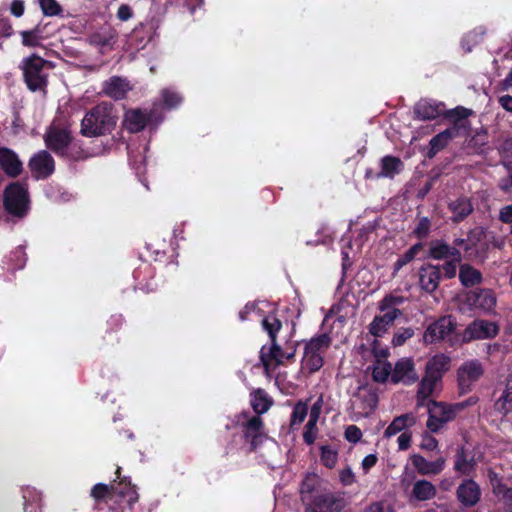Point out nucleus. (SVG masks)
Returning <instances> with one entry per match:
<instances>
[{
  "label": "nucleus",
  "instance_id": "obj_30",
  "mask_svg": "<svg viewBox=\"0 0 512 512\" xmlns=\"http://www.w3.org/2000/svg\"><path fill=\"white\" fill-rule=\"evenodd\" d=\"M440 378L437 376L427 374L421 380L417 392L418 405H424V401L435 391Z\"/></svg>",
  "mask_w": 512,
  "mask_h": 512
},
{
  "label": "nucleus",
  "instance_id": "obj_61",
  "mask_svg": "<svg viewBox=\"0 0 512 512\" xmlns=\"http://www.w3.org/2000/svg\"><path fill=\"white\" fill-rule=\"evenodd\" d=\"M397 442L400 450H407L411 445V433L402 432L399 435Z\"/></svg>",
  "mask_w": 512,
  "mask_h": 512
},
{
  "label": "nucleus",
  "instance_id": "obj_50",
  "mask_svg": "<svg viewBox=\"0 0 512 512\" xmlns=\"http://www.w3.org/2000/svg\"><path fill=\"white\" fill-rule=\"evenodd\" d=\"M362 438V431L356 425H350L345 430V439L350 443H357Z\"/></svg>",
  "mask_w": 512,
  "mask_h": 512
},
{
  "label": "nucleus",
  "instance_id": "obj_41",
  "mask_svg": "<svg viewBox=\"0 0 512 512\" xmlns=\"http://www.w3.org/2000/svg\"><path fill=\"white\" fill-rule=\"evenodd\" d=\"M488 136L486 131H477L469 141L468 146L473 150L474 153L480 154L484 152V148L487 145Z\"/></svg>",
  "mask_w": 512,
  "mask_h": 512
},
{
  "label": "nucleus",
  "instance_id": "obj_13",
  "mask_svg": "<svg viewBox=\"0 0 512 512\" xmlns=\"http://www.w3.org/2000/svg\"><path fill=\"white\" fill-rule=\"evenodd\" d=\"M418 379L414 363L410 358H402L396 364L391 374L393 383L411 384Z\"/></svg>",
  "mask_w": 512,
  "mask_h": 512
},
{
  "label": "nucleus",
  "instance_id": "obj_46",
  "mask_svg": "<svg viewBox=\"0 0 512 512\" xmlns=\"http://www.w3.org/2000/svg\"><path fill=\"white\" fill-rule=\"evenodd\" d=\"M338 458L337 452L330 447H322L321 461L328 468H333L336 465Z\"/></svg>",
  "mask_w": 512,
  "mask_h": 512
},
{
  "label": "nucleus",
  "instance_id": "obj_56",
  "mask_svg": "<svg viewBox=\"0 0 512 512\" xmlns=\"http://www.w3.org/2000/svg\"><path fill=\"white\" fill-rule=\"evenodd\" d=\"M339 477L340 481L345 486L352 485L355 482V474L353 473L350 467H347L340 471Z\"/></svg>",
  "mask_w": 512,
  "mask_h": 512
},
{
  "label": "nucleus",
  "instance_id": "obj_43",
  "mask_svg": "<svg viewBox=\"0 0 512 512\" xmlns=\"http://www.w3.org/2000/svg\"><path fill=\"white\" fill-rule=\"evenodd\" d=\"M484 34H485V30L482 27L476 28L475 30H473L472 32H470L463 38V40L461 42L462 48L466 52H470L472 49V46L476 45L483 38Z\"/></svg>",
  "mask_w": 512,
  "mask_h": 512
},
{
  "label": "nucleus",
  "instance_id": "obj_55",
  "mask_svg": "<svg viewBox=\"0 0 512 512\" xmlns=\"http://www.w3.org/2000/svg\"><path fill=\"white\" fill-rule=\"evenodd\" d=\"M429 230H430V221L424 217L419 221V223L415 229V234L419 238H424L428 235Z\"/></svg>",
  "mask_w": 512,
  "mask_h": 512
},
{
  "label": "nucleus",
  "instance_id": "obj_12",
  "mask_svg": "<svg viewBox=\"0 0 512 512\" xmlns=\"http://www.w3.org/2000/svg\"><path fill=\"white\" fill-rule=\"evenodd\" d=\"M28 166L36 179L48 177L55 168L54 160L47 151H40L35 154L30 159Z\"/></svg>",
  "mask_w": 512,
  "mask_h": 512
},
{
  "label": "nucleus",
  "instance_id": "obj_27",
  "mask_svg": "<svg viewBox=\"0 0 512 512\" xmlns=\"http://www.w3.org/2000/svg\"><path fill=\"white\" fill-rule=\"evenodd\" d=\"M437 494L436 487L428 480H418L414 483L411 491V498L416 501H428Z\"/></svg>",
  "mask_w": 512,
  "mask_h": 512
},
{
  "label": "nucleus",
  "instance_id": "obj_6",
  "mask_svg": "<svg viewBox=\"0 0 512 512\" xmlns=\"http://www.w3.org/2000/svg\"><path fill=\"white\" fill-rule=\"evenodd\" d=\"M428 413L427 427L433 433L438 432L447 422L455 418L454 409L442 402L430 401Z\"/></svg>",
  "mask_w": 512,
  "mask_h": 512
},
{
  "label": "nucleus",
  "instance_id": "obj_63",
  "mask_svg": "<svg viewBox=\"0 0 512 512\" xmlns=\"http://www.w3.org/2000/svg\"><path fill=\"white\" fill-rule=\"evenodd\" d=\"M24 2L21 0H13L10 6V11L15 17H21L24 14Z\"/></svg>",
  "mask_w": 512,
  "mask_h": 512
},
{
  "label": "nucleus",
  "instance_id": "obj_29",
  "mask_svg": "<svg viewBox=\"0 0 512 512\" xmlns=\"http://www.w3.org/2000/svg\"><path fill=\"white\" fill-rule=\"evenodd\" d=\"M402 161L393 156H385L381 160V171L377 174V178H393L402 170Z\"/></svg>",
  "mask_w": 512,
  "mask_h": 512
},
{
  "label": "nucleus",
  "instance_id": "obj_38",
  "mask_svg": "<svg viewBox=\"0 0 512 512\" xmlns=\"http://www.w3.org/2000/svg\"><path fill=\"white\" fill-rule=\"evenodd\" d=\"M472 114V110L464 108L462 106H457L453 109H446L443 114V117L451 119L454 122V125L458 126L459 129L464 126L460 122L465 120Z\"/></svg>",
  "mask_w": 512,
  "mask_h": 512
},
{
  "label": "nucleus",
  "instance_id": "obj_57",
  "mask_svg": "<svg viewBox=\"0 0 512 512\" xmlns=\"http://www.w3.org/2000/svg\"><path fill=\"white\" fill-rule=\"evenodd\" d=\"M21 35L22 43L25 46H36L39 43V39L33 31H23Z\"/></svg>",
  "mask_w": 512,
  "mask_h": 512
},
{
  "label": "nucleus",
  "instance_id": "obj_3",
  "mask_svg": "<svg viewBox=\"0 0 512 512\" xmlns=\"http://www.w3.org/2000/svg\"><path fill=\"white\" fill-rule=\"evenodd\" d=\"M20 67L28 89L33 93H45L47 70L52 68V64L37 55H31L22 60Z\"/></svg>",
  "mask_w": 512,
  "mask_h": 512
},
{
  "label": "nucleus",
  "instance_id": "obj_40",
  "mask_svg": "<svg viewBox=\"0 0 512 512\" xmlns=\"http://www.w3.org/2000/svg\"><path fill=\"white\" fill-rule=\"evenodd\" d=\"M251 405L257 414H262L269 409L271 403L262 390H257L252 393Z\"/></svg>",
  "mask_w": 512,
  "mask_h": 512
},
{
  "label": "nucleus",
  "instance_id": "obj_18",
  "mask_svg": "<svg viewBox=\"0 0 512 512\" xmlns=\"http://www.w3.org/2000/svg\"><path fill=\"white\" fill-rule=\"evenodd\" d=\"M0 166L10 177H17L23 170V164L18 155L6 147H0Z\"/></svg>",
  "mask_w": 512,
  "mask_h": 512
},
{
  "label": "nucleus",
  "instance_id": "obj_45",
  "mask_svg": "<svg viewBox=\"0 0 512 512\" xmlns=\"http://www.w3.org/2000/svg\"><path fill=\"white\" fill-rule=\"evenodd\" d=\"M39 5L45 16H58L62 13V8L56 0H39Z\"/></svg>",
  "mask_w": 512,
  "mask_h": 512
},
{
  "label": "nucleus",
  "instance_id": "obj_17",
  "mask_svg": "<svg viewBox=\"0 0 512 512\" xmlns=\"http://www.w3.org/2000/svg\"><path fill=\"white\" fill-rule=\"evenodd\" d=\"M410 459L418 473L426 476L439 474L446 463V459L443 457H439L435 461H428L419 454L412 455Z\"/></svg>",
  "mask_w": 512,
  "mask_h": 512
},
{
  "label": "nucleus",
  "instance_id": "obj_7",
  "mask_svg": "<svg viewBox=\"0 0 512 512\" xmlns=\"http://www.w3.org/2000/svg\"><path fill=\"white\" fill-rule=\"evenodd\" d=\"M455 327L456 323L451 316H443L426 328L423 340L429 344L447 340L454 332Z\"/></svg>",
  "mask_w": 512,
  "mask_h": 512
},
{
  "label": "nucleus",
  "instance_id": "obj_42",
  "mask_svg": "<svg viewBox=\"0 0 512 512\" xmlns=\"http://www.w3.org/2000/svg\"><path fill=\"white\" fill-rule=\"evenodd\" d=\"M406 298L397 295V294H389L385 296L380 302H379V310L380 311H389L392 309H397V306L402 305L405 302Z\"/></svg>",
  "mask_w": 512,
  "mask_h": 512
},
{
  "label": "nucleus",
  "instance_id": "obj_21",
  "mask_svg": "<svg viewBox=\"0 0 512 512\" xmlns=\"http://www.w3.org/2000/svg\"><path fill=\"white\" fill-rule=\"evenodd\" d=\"M459 134V127L453 125L444 131L435 135L429 142L428 157L433 158L438 152L443 150Z\"/></svg>",
  "mask_w": 512,
  "mask_h": 512
},
{
  "label": "nucleus",
  "instance_id": "obj_8",
  "mask_svg": "<svg viewBox=\"0 0 512 512\" xmlns=\"http://www.w3.org/2000/svg\"><path fill=\"white\" fill-rule=\"evenodd\" d=\"M377 405L376 395L368 389H360L351 402L352 420L369 416Z\"/></svg>",
  "mask_w": 512,
  "mask_h": 512
},
{
  "label": "nucleus",
  "instance_id": "obj_48",
  "mask_svg": "<svg viewBox=\"0 0 512 512\" xmlns=\"http://www.w3.org/2000/svg\"><path fill=\"white\" fill-rule=\"evenodd\" d=\"M414 335V330L410 327L399 329L392 339L394 346H401L406 340L410 339Z\"/></svg>",
  "mask_w": 512,
  "mask_h": 512
},
{
  "label": "nucleus",
  "instance_id": "obj_36",
  "mask_svg": "<svg viewBox=\"0 0 512 512\" xmlns=\"http://www.w3.org/2000/svg\"><path fill=\"white\" fill-rule=\"evenodd\" d=\"M392 366L385 360H377L372 369V377L376 382H386L391 379Z\"/></svg>",
  "mask_w": 512,
  "mask_h": 512
},
{
  "label": "nucleus",
  "instance_id": "obj_19",
  "mask_svg": "<svg viewBox=\"0 0 512 512\" xmlns=\"http://www.w3.org/2000/svg\"><path fill=\"white\" fill-rule=\"evenodd\" d=\"M441 268L436 265H426L419 270V283L426 292H434L440 283Z\"/></svg>",
  "mask_w": 512,
  "mask_h": 512
},
{
  "label": "nucleus",
  "instance_id": "obj_51",
  "mask_svg": "<svg viewBox=\"0 0 512 512\" xmlns=\"http://www.w3.org/2000/svg\"><path fill=\"white\" fill-rule=\"evenodd\" d=\"M114 489L113 486L109 487L108 485H105V484H102V483H99V484H96L92 491H91V495L95 498V499H103L105 498L109 493L110 491Z\"/></svg>",
  "mask_w": 512,
  "mask_h": 512
},
{
  "label": "nucleus",
  "instance_id": "obj_47",
  "mask_svg": "<svg viewBox=\"0 0 512 512\" xmlns=\"http://www.w3.org/2000/svg\"><path fill=\"white\" fill-rule=\"evenodd\" d=\"M308 412L307 405L305 403L299 402L294 406L292 415H291V424H300L304 421Z\"/></svg>",
  "mask_w": 512,
  "mask_h": 512
},
{
  "label": "nucleus",
  "instance_id": "obj_15",
  "mask_svg": "<svg viewBox=\"0 0 512 512\" xmlns=\"http://www.w3.org/2000/svg\"><path fill=\"white\" fill-rule=\"evenodd\" d=\"M467 301L472 307L483 312H491L496 306L495 294L489 289H479L469 293Z\"/></svg>",
  "mask_w": 512,
  "mask_h": 512
},
{
  "label": "nucleus",
  "instance_id": "obj_44",
  "mask_svg": "<svg viewBox=\"0 0 512 512\" xmlns=\"http://www.w3.org/2000/svg\"><path fill=\"white\" fill-rule=\"evenodd\" d=\"M422 249V245L420 243L413 245L410 247L402 256H400L397 261L395 262V270L398 271L403 266L408 264L410 261H412L415 256L419 253V251Z\"/></svg>",
  "mask_w": 512,
  "mask_h": 512
},
{
  "label": "nucleus",
  "instance_id": "obj_11",
  "mask_svg": "<svg viewBox=\"0 0 512 512\" xmlns=\"http://www.w3.org/2000/svg\"><path fill=\"white\" fill-rule=\"evenodd\" d=\"M498 333V327L494 322L475 320L463 332V341L469 342L478 339L492 338Z\"/></svg>",
  "mask_w": 512,
  "mask_h": 512
},
{
  "label": "nucleus",
  "instance_id": "obj_60",
  "mask_svg": "<svg viewBox=\"0 0 512 512\" xmlns=\"http://www.w3.org/2000/svg\"><path fill=\"white\" fill-rule=\"evenodd\" d=\"M499 220L503 223H512V204L506 205L499 210Z\"/></svg>",
  "mask_w": 512,
  "mask_h": 512
},
{
  "label": "nucleus",
  "instance_id": "obj_9",
  "mask_svg": "<svg viewBox=\"0 0 512 512\" xmlns=\"http://www.w3.org/2000/svg\"><path fill=\"white\" fill-rule=\"evenodd\" d=\"M483 374V367L477 360H469L464 362L458 369V384L461 393L471 390L473 385L480 379Z\"/></svg>",
  "mask_w": 512,
  "mask_h": 512
},
{
  "label": "nucleus",
  "instance_id": "obj_59",
  "mask_svg": "<svg viewBox=\"0 0 512 512\" xmlns=\"http://www.w3.org/2000/svg\"><path fill=\"white\" fill-rule=\"evenodd\" d=\"M377 461H378L377 454L372 453V454L365 456L361 463V467H362L364 473H368V471L376 465Z\"/></svg>",
  "mask_w": 512,
  "mask_h": 512
},
{
  "label": "nucleus",
  "instance_id": "obj_33",
  "mask_svg": "<svg viewBox=\"0 0 512 512\" xmlns=\"http://www.w3.org/2000/svg\"><path fill=\"white\" fill-rule=\"evenodd\" d=\"M495 410L506 415L512 411V374L507 379L506 388L500 398L495 402Z\"/></svg>",
  "mask_w": 512,
  "mask_h": 512
},
{
  "label": "nucleus",
  "instance_id": "obj_26",
  "mask_svg": "<svg viewBox=\"0 0 512 512\" xmlns=\"http://www.w3.org/2000/svg\"><path fill=\"white\" fill-rule=\"evenodd\" d=\"M149 117L140 109L129 110L125 113L124 125L130 132H139L144 129Z\"/></svg>",
  "mask_w": 512,
  "mask_h": 512
},
{
  "label": "nucleus",
  "instance_id": "obj_14",
  "mask_svg": "<svg viewBox=\"0 0 512 512\" xmlns=\"http://www.w3.org/2000/svg\"><path fill=\"white\" fill-rule=\"evenodd\" d=\"M48 148L56 153L64 154L71 141V136L66 129L50 127L44 137Z\"/></svg>",
  "mask_w": 512,
  "mask_h": 512
},
{
  "label": "nucleus",
  "instance_id": "obj_37",
  "mask_svg": "<svg viewBox=\"0 0 512 512\" xmlns=\"http://www.w3.org/2000/svg\"><path fill=\"white\" fill-rule=\"evenodd\" d=\"M334 504L335 500L332 495H319L314 500V507L308 508L306 512H332Z\"/></svg>",
  "mask_w": 512,
  "mask_h": 512
},
{
  "label": "nucleus",
  "instance_id": "obj_23",
  "mask_svg": "<svg viewBox=\"0 0 512 512\" xmlns=\"http://www.w3.org/2000/svg\"><path fill=\"white\" fill-rule=\"evenodd\" d=\"M117 39V31L112 27H106L91 35L90 42L105 52L113 49Z\"/></svg>",
  "mask_w": 512,
  "mask_h": 512
},
{
  "label": "nucleus",
  "instance_id": "obj_1",
  "mask_svg": "<svg viewBox=\"0 0 512 512\" xmlns=\"http://www.w3.org/2000/svg\"><path fill=\"white\" fill-rule=\"evenodd\" d=\"M263 329L268 333L271 339L270 346H263L260 351V358L267 375L275 370L279 365L284 364L285 360L294 358L296 354V344L292 341H286L282 347L276 340V333L281 330V321L274 315H268L262 320Z\"/></svg>",
  "mask_w": 512,
  "mask_h": 512
},
{
  "label": "nucleus",
  "instance_id": "obj_39",
  "mask_svg": "<svg viewBox=\"0 0 512 512\" xmlns=\"http://www.w3.org/2000/svg\"><path fill=\"white\" fill-rule=\"evenodd\" d=\"M454 469L464 475H469L474 469L473 459H468L463 449L457 452Z\"/></svg>",
  "mask_w": 512,
  "mask_h": 512
},
{
  "label": "nucleus",
  "instance_id": "obj_54",
  "mask_svg": "<svg viewBox=\"0 0 512 512\" xmlns=\"http://www.w3.org/2000/svg\"><path fill=\"white\" fill-rule=\"evenodd\" d=\"M503 162L507 166H512V140H506L502 146Z\"/></svg>",
  "mask_w": 512,
  "mask_h": 512
},
{
  "label": "nucleus",
  "instance_id": "obj_4",
  "mask_svg": "<svg viewBox=\"0 0 512 512\" xmlns=\"http://www.w3.org/2000/svg\"><path fill=\"white\" fill-rule=\"evenodd\" d=\"M330 338L326 334L312 338L305 346L302 358V368L309 373L318 371L323 365L322 352L330 345Z\"/></svg>",
  "mask_w": 512,
  "mask_h": 512
},
{
  "label": "nucleus",
  "instance_id": "obj_10",
  "mask_svg": "<svg viewBox=\"0 0 512 512\" xmlns=\"http://www.w3.org/2000/svg\"><path fill=\"white\" fill-rule=\"evenodd\" d=\"M444 112L445 104L435 98H421L414 106L415 118L422 121L435 120Z\"/></svg>",
  "mask_w": 512,
  "mask_h": 512
},
{
  "label": "nucleus",
  "instance_id": "obj_24",
  "mask_svg": "<svg viewBox=\"0 0 512 512\" xmlns=\"http://www.w3.org/2000/svg\"><path fill=\"white\" fill-rule=\"evenodd\" d=\"M102 90L107 96H123L132 90V86L127 79L113 76L103 83Z\"/></svg>",
  "mask_w": 512,
  "mask_h": 512
},
{
  "label": "nucleus",
  "instance_id": "obj_28",
  "mask_svg": "<svg viewBox=\"0 0 512 512\" xmlns=\"http://www.w3.org/2000/svg\"><path fill=\"white\" fill-rule=\"evenodd\" d=\"M262 425V420L258 416L252 417L244 425V436L250 441L253 448L262 441Z\"/></svg>",
  "mask_w": 512,
  "mask_h": 512
},
{
  "label": "nucleus",
  "instance_id": "obj_20",
  "mask_svg": "<svg viewBox=\"0 0 512 512\" xmlns=\"http://www.w3.org/2000/svg\"><path fill=\"white\" fill-rule=\"evenodd\" d=\"M429 256L435 260H453L460 262L462 257L461 253L455 247L449 246L441 240H436L430 243Z\"/></svg>",
  "mask_w": 512,
  "mask_h": 512
},
{
  "label": "nucleus",
  "instance_id": "obj_52",
  "mask_svg": "<svg viewBox=\"0 0 512 512\" xmlns=\"http://www.w3.org/2000/svg\"><path fill=\"white\" fill-rule=\"evenodd\" d=\"M489 233L482 227H477L470 232L469 242L476 245V242H480L482 239L488 238Z\"/></svg>",
  "mask_w": 512,
  "mask_h": 512
},
{
  "label": "nucleus",
  "instance_id": "obj_34",
  "mask_svg": "<svg viewBox=\"0 0 512 512\" xmlns=\"http://www.w3.org/2000/svg\"><path fill=\"white\" fill-rule=\"evenodd\" d=\"M488 476L493 493L498 498L504 500L506 503H512V488H507L504 484H502L500 478L495 472L489 471Z\"/></svg>",
  "mask_w": 512,
  "mask_h": 512
},
{
  "label": "nucleus",
  "instance_id": "obj_58",
  "mask_svg": "<svg viewBox=\"0 0 512 512\" xmlns=\"http://www.w3.org/2000/svg\"><path fill=\"white\" fill-rule=\"evenodd\" d=\"M457 263L458 262H455L450 259L447 260L446 263L442 266L446 278L451 279L455 277L457 272Z\"/></svg>",
  "mask_w": 512,
  "mask_h": 512
},
{
  "label": "nucleus",
  "instance_id": "obj_2",
  "mask_svg": "<svg viewBox=\"0 0 512 512\" xmlns=\"http://www.w3.org/2000/svg\"><path fill=\"white\" fill-rule=\"evenodd\" d=\"M117 116L112 105L102 102L83 118L81 133L87 137H96L110 133L116 125Z\"/></svg>",
  "mask_w": 512,
  "mask_h": 512
},
{
  "label": "nucleus",
  "instance_id": "obj_5",
  "mask_svg": "<svg viewBox=\"0 0 512 512\" xmlns=\"http://www.w3.org/2000/svg\"><path fill=\"white\" fill-rule=\"evenodd\" d=\"M5 209L16 216H23L28 208V191L25 184L15 182L5 188Z\"/></svg>",
  "mask_w": 512,
  "mask_h": 512
},
{
  "label": "nucleus",
  "instance_id": "obj_22",
  "mask_svg": "<svg viewBox=\"0 0 512 512\" xmlns=\"http://www.w3.org/2000/svg\"><path fill=\"white\" fill-rule=\"evenodd\" d=\"M480 488L473 480H467L462 483L457 489L458 500L464 506H474L480 500Z\"/></svg>",
  "mask_w": 512,
  "mask_h": 512
},
{
  "label": "nucleus",
  "instance_id": "obj_64",
  "mask_svg": "<svg viewBox=\"0 0 512 512\" xmlns=\"http://www.w3.org/2000/svg\"><path fill=\"white\" fill-rule=\"evenodd\" d=\"M438 446V441L432 436H425L421 443V448L432 451Z\"/></svg>",
  "mask_w": 512,
  "mask_h": 512
},
{
  "label": "nucleus",
  "instance_id": "obj_25",
  "mask_svg": "<svg viewBox=\"0 0 512 512\" xmlns=\"http://www.w3.org/2000/svg\"><path fill=\"white\" fill-rule=\"evenodd\" d=\"M415 423L416 416L413 413H406L397 416L384 431V437L390 438L400 432H404L407 428L414 426Z\"/></svg>",
  "mask_w": 512,
  "mask_h": 512
},
{
  "label": "nucleus",
  "instance_id": "obj_62",
  "mask_svg": "<svg viewBox=\"0 0 512 512\" xmlns=\"http://www.w3.org/2000/svg\"><path fill=\"white\" fill-rule=\"evenodd\" d=\"M133 15L132 9L130 6L123 4L118 8L117 17L121 21L129 20Z\"/></svg>",
  "mask_w": 512,
  "mask_h": 512
},
{
  "label": "nucleus",
  "instance_id": "obj_16",
  "mask_svg": "<svg viewBox=\"0 0 512 512\" xmlns=\"http://www.w3.org/2000/svg\"><path fill=\"white\" fill-rule=\"evenodd\" d=\"M383 312V315L375 316L369 325V332L375 337L383 336L392 326L394 321L401 315V311L399 309H392Z\"/></svg>",
  "mask_w": 512,
  "mask_h": 512
},
{
  "label": "nucleus",
  "instance_id": "obj_31",
  "mask_svg": "<svg viewBox=\"0 0 512 512\" xmlns=\"http://www.w3.org/2000/svg\"><path fill=\"white\" fill-rule=\"evenodd\" d=\"M449 208L453 214L452 219L455 222L463 220L473 211L470 200L464 197L452 201L449 204Z\"/></svg>",
  "mask_w": 512,
  "mask_h": 512
},
{
  "label": "nucleus",
  "instance_id": "obj_35",
  "mask_svg": "<svg viewBox=\"0 0 512 512\" xmlns=\"http://www.w3.org/2000/svg\"><path fill=\"white\" fill-rule=\"evenodd\" d=\"M459 279L464 286H473L480 283L481 273L472 266L465 264L460 267Z\"/></svg>",
  "mask_w": 512,
  "mask_h": 512
},
{
  "label": "nucleus",
  "instance_id": "obj_32",
  "mask_svg": "<svg viewBox=\"0 0 512 512\" xmlns=\"http://www.w3.org/2000/svg\"><path fill=\"white\" fill-rule=\"evenodd\" d=\"M449 366L450 358L444 354H437L428 361L426 373L441 378L442 373L447 371Z\"/></svg>",
  "mask_w": 512,
  "mask_h": 512
},
{
  "label": "nucleus",
  "instance_id": "obj_53",
  "mask_svg": "<svg viewBox=\"0 0 512 512\" xmlns=\"http://www.w3.org/2000/svg\"><path fill=\"white\" fill-rule=\"evenodd\" d=\"M118 494L121 497L126 498L129 505L135 503L138 499V495L135 488L131 487L130 485L125 486V490H119Z\"/></svg>",
  "mask_w": 512,
  "mask_h": 512
},
{
  "label": "nucleus",
  "instance_id": "obj_49",
  "mask_svg": "<svg viewBox=\"0 0 512 512\" xmlns=\"http://www.w3.org/2000/svg\"><path fill=\"white\" fill-rule=\"evenodd\" d=\"M317 436V421L309 419L305 431L303 433V439L307 444L314 443Z\"/></svg>",
  "mask_w": 512,
  "mask_h": 512
}]
</instances>
